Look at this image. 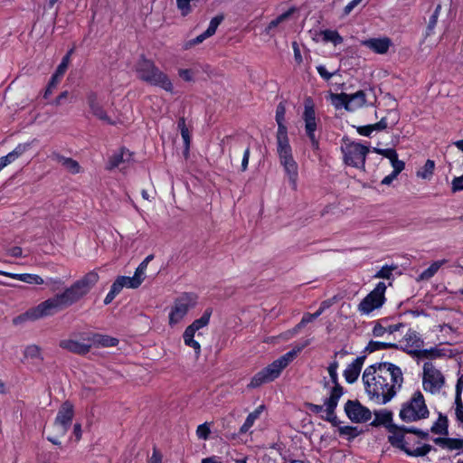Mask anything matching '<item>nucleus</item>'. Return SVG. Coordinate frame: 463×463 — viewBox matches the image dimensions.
<instances>
[{"label": "nucleus", "instance_id": "nucleus-49", "mask_svg": "<svg viewBox=\"0 0 463 463\" xmlns=\"http://www.w3.org/2000/svg\"><path fill=\"white\" fill-rule=\"evenodd\" d=\"M404 340L409 345L419 346L420 338L415 332H408L404 336Z\"/></svg>", "mask_w": 463, "mask_h": 463}, {"label": "nucleus", "instance_id": "nucleus-17", "mask_svg": "<svg viewBox=\"0 0 463 463\" xmlns=\"http://www.w3.org/2000/svg\"><path fill=\"white\" fill-rule=\"evenodd\" d=\"M87 103L90 113L93 117L109 125L115 124V122L108 115L106 109L103 108V105L101 104L96 93L91 92L87 96Z\"/></svg>", "mask_w": 463, "mask_h": 463}, {"label": "nucleus", "instance_id": "nucleus-13", "mask_svg": "<svg viewBox=\"0 0 463 463\" xmlns=\"http://www.w3.org/2000/svg\"><path fill=\"white\" fill-rule=\"evenodd\" d=\"M444 384L442 373L436 369L431 363L424 364L423 367V387L425 391L437 392Z\"/></svg>", "mask_w": 463, "mask_h": 463}, {"label": "nucleus", "instance_id": "nucleus-48", "mask_svg": "<svg viewBox=\"0 0 463 463\" xmlns=\"http://www.w3.org/2000/svg\"><path fill=\"white\" fill-rule=\"evenodd\" d=\"M315 319V316L312 314L307 313L302 317L301 321L294 327L293 333L297 334L300 329H302L307 323L312 322Z\"/></svg>", "mask_w": 463, "mask_h": 463}, {"label": "nucleus", "instance_id": "nucleus-19", "mask_svg": "<svg viewBox=\"0 0 463 463\" xmlns=\"http://www.w3.org/2000/svg\"><path fill=\"white\" fill-rule=\"evenodd\" d=\"M343 393V388L340 385L334 386L331 390L330 397L325 402L326 406V420L330 422L335 423L336 416L335 414V409L337 406L339 398Z\"/></svg>", "mask_w": 463, "mask_h": 463}, {"label": "nucleus", "instance_id": "nucleus-24", "mask_svg": "<svg viewBox=\"0 0 463 463\" xmlns=\"http://www.w3.org/2000/svg\"><path fill=\"white\" fill-rule=\"evenodd\" d=\"M30 145L29 144H19L12 152L0 158V171L6 165L14 162L19 156L25 153Z\"/></svg>", "mask_w": 463, "mask_h": 463}, {"label": "nucleus", "instance_id": "nucleus-58", "mask_svg": "<svg viewBox=\"0 0 463 463\" xmlns=\"http://www.w3.org/2000/svg\"><path fill=\"white\" fill-rule=\"evenodd\" d=\"M180 132H181L182 137L185 144V154H187L188 150H189L190 141H191L189 129L187 128L180 130Z\"/></svg>", "mask_w": 463, "mask_h": 463}, {"label": "nucleus", "instance_id": "nucleus-12", "mask_svg": "<svg viewBox=\"0 0 463 463\" xmlns=\"http://www.w3.org/2000/svg\"><path fill=\"white\" fill-rule=\"evenodd\" d=\"M211 314V310L207 309L199 319L194 320L184 332L183 338L184 344L194 350L196 356L200 354L201 345L194 340L195 332L208 325Z\"/></svg>", "mask_w": 463, "mask_h": 463}, {"label": "nucleus", "instance_id": "nucleus-20", "mask_svg": "<svg viewBox=\"0 0 463 463\" xmlns=\"http://www.w3.org/2000/svg\"><path fill=\"white\" fill-rule=\"evenodd\" d=\"M68 430V426L54 420V422L48 428L47 439L54 445H60L61 439L66 435Z\"/></svg>", "mask_w": 463, "mask_h": 463}, {"label": "nucleus", "instance_id": "nucleus-46", "mask_svg": "<svg viewBox=\"0 0 463 463\" xmlns=\"http://www.w3.org/2000/svg\"><path fill=\"white\" fill-rule=\"evenodd\" d=\"M431 449L430 445H424L423 447L417 448L414 450H410L408 449H405V452L410 456H425L427 453H429Z\"/></svg>", "mask_w": 463, "mask_h": 463}, {"label": "nucleus", "instance_id": "nucleus-23", "mask_svg": "<svg viewBox=\"0 0 463 463\" xmlns=\"http://www.w3.org/2000/svg\"><path fill=\"white\" fill-rule=\"evenodd\" d=\"M73 416H74L73 405L70 402L66 401L61 405V407L58 411L57 416L55 418V420L59 421L70 428L72 419H73Z\"/></svg>", "mask_w": 463, "mask_h": 463}, {"label": "nucleus", "instance_id": "nucleus-44", "mask_svg": "<svg viewBox=\"0 0 463 463\" xmlns=\"http://www.w3.org/2000/svg\"><path fill=\"white\" fill-rule=\"evenodd\" d=\"M447 419L440 416L437 422L431 427V431L436 434H447Z\"/></svg>", "mask_w": 463, "mask_h": 463}, {"label": "nucleus", "instance_id": "nucleus-56", "mask_svg": "<svg viewBox=\"0 0 463 463\" xmlns=\"http://www.w3.org/2000/svg\"><path fill=\"white\" fill-rule=\"evenodd\" d=\"M154 259V255H148L137 267V270L139 274L145 276L148 263Z\"/></svg>", "mask_w": 463, "mask_h": 463}, {"label": "nucleus", "instance_id": "nucleus-64", "mask_svg": "<svg viewBox=\"0 0 463 463\" xmlns=\"http://www.w3.org/2000/svg\"><path fill=\"white\" fill-rule=\"evenodd\" d=\"M339 430H340L341 434L349 435L352 437L356 436V430H355V428H353V427H343V428H340Z\"/></svg>", "mask_w": 463, "mask_h": 463}, {"label": "nucleus", "instance_id": "nucleus-61", "mask_svg": "<svg viewBox=\"0 0 463 463\" xmlns=\"http://www.w3.org/2000/svg\"><path fill=\"white\" fill-rule=\"evenodd\" d=\"M392 275V269L388 267H383L382 269L376 274L375 277L383 278V279H390Z\"/></svg>", "mask_w": 463, "mask_h": 463}, {"label": "nucleus", "instance_id": "nucleus-29", "mask_svg": "<svg viewBox=\"0 0 463 463\" xmlns=\"http://www.w3.org/2000/svg\"><path fill=\"white\" fill-rule=\"evenodd\" d=\"M0 275L16 279L18 280H21L25 283L29 284H36V285H42L43 284V279L39 276L35 274H14L9 272H5L0 270Z\"/></svg>", "mask_w": 463, "mask_h": 463}, {"label": "nucleus", "instance_id": "nucleus-14", "mask_svg": "<svg viewBox=\"0 0 463 463\" xmlns=\"http://www.w3.org/2000/svg\"><path fill=\"white\" fill-rule=\"evenodd\" d=\"M385 289V284L380 282L359 304V310L364 314H369L373 309L380 307L383 303Z\"/></svg>", "mask_w": 463, "mask_h": 463}, {"label": "nucleus", "instance_id": "nucleus-18", "mask_svg": "<svg viewBox=\"0 0 463 463\" xmlns=\"http://www.w3.org/2000/svg\"><path fill=\"white\" fill-rule=\"evenodd\" d=\"M390 432L392 433L389 436V441L392 443V445L400 448L401 449L404 450L406 449L405 445L403 443L404 434L407 432L414 433L420 437H426L427 433H424L421 430H415V429H405V428H399L397 426H391Z\"/></svg>", "mask_w": 463, "mask_h": 463}, {"label": "nucleus", "instance_id": "nucleus-4", "mask_svg": "<svg viewBox=\"0 0 463 463\" xmlns=\"http://www.w3.org/2000/svg\"><path fill=\"white\" fill-rule=\"evenodd\" d=\"M363 381L370 398L379 404L386 403L394 396L383 382L382 376L378 374L376 365H372L365 369L363 374Z\"/></svg>", "mask_w": 463, "mask_h": 463}, {"label": "nucleus", "instance_id": "nucleus-25", "mask_svg": "<svg viewBox=\"0 0 463 463\" xmlns=\"http://www.w3.org/2000/svg\"><path fill=\"white\" fill-rule=\"evenodd\" d=\"M131 159V154L129 151L122 149L119 153L112 156L109 161L108 169L112 170L114 168L123 169L126 167L125 164Z\"/></svg>", "mask_w": 463, "mask_h": 463}, {"label": "nucleus", "instance_id": "nucleus-22", "mask_svg": "<svg viewBox=\"0 0 463 463\" xmlns=\"http://www.w3.org/2000/svg\"><path fill=\"white\" fill-rule=\"evenodd\" d=\"M373 151L388 158L395 174H400L404 169L405 163L398 159V154L395 149H381L374 147Z\"/></svg>", "mask_w": 463, "mask_h": 463}, {"label": "nucleus", "instance_id": "nucleus-11", "mask_svg": "<svg viewBox=\"0 0 463 463\" xmlns=\"http://www.w3.org/2000/svg\"><path fill=\"white\" fill-rule=\"evenodd\" d=\"M342 152L344 154V161L346 165L364 168L366 154L369 152V148L358 143H347L342 146Z\"/></svg>", "mask_w": 463, "mask_h": 463}, {"label": "nucleus", "instance_id": "nucleus-7", "mask_svg": "<svg viewBox=\"0 0 463 463\" xmlns=\"http://www.w3.org/2000/svg\"><path fill=\"white\" fill-rule=\"evenodd\" d=\"M429 411L425 404L423 395L417 392L411 401L404 404L401 410L400 417L405 421H415L428 416Z\"/></svg>", "mask_w": 463, "mask_h": 463}, {"label": "nucleus", "instance_id": "nucleus-57", "mask_svg": "<svg viewBox=\"0 0 463 463\" xmlns=\"http://www.w3.org/2000/svg\"><path fill=\"white\" fill-rule=\"evenodd\" d=\"M7 255L14 258L22 257L23 249L19 246H14L6 250Z\"/></svg>", "mask_w": 463, "mask_h": 463}, {"label": "nucleus", "instance_id": "nucleus-54", "mask_svg": "<svg viewBox=\"0 0 463 463\" xmlns=\"http://www.w3.org/2000/svg\"><path fill=\"white\" fill-rule=\"evenodd\" d=\"M372 131H381L385 129L388 127V122L386 118H382L381 120L375 124L369 125Z\"/></svg>", "mask_w": 463, "mask_h": 463}, {"label": "nucleus", "instance_id": "nucleus-52", "mask_svg": "<svg viewBox=\"0 0 463 463\" xmlns=\"http://www.w3.org/2000/svg\"><path fill=\"white\" fill-rule=\"evenodd\" d=\"M456 415L458 420L463 423V402L461 397H456Z\"/></svg>", "mask_w": 463, "mask_h": 463}, {"label": "nucleus", "instance_id": "nucleus-32", "mask_svg": "<svg viewBox=\"0 0 463 463\" xmlns=\"http://www.w3.org/2000/svg\"><path fill=\"white\" fill-rule=\"evenodd\" d=\"M91 337V345H98L103 347H113L118 344V340L117 338L104 335H90Z\"/></svg>", "mask_w": 463, "mask_h": 463}, {"label": "nucleus", "instance_id": "nucleus-51", "mask_svg": "<svg viewBox=\"0 0 463 463\" xmlns=\"http://www.w3.org/2000/svg\"><path fill=\"white\" fill-rule=\"evenodd\" d=\"M179 77L185 81H193L194 72L191 69H180L178 71Z\"/></svg>", "mask_w": 463, "mask_h": 463}, {"label": "nucleus", "instance_id": "nucleus-31", "mask_svg": "<svg viewBox=\"0 0 463 463\" xmlns=\"http://www.w3.org/2000/svg\"><path fill=\"white\" fill-rule=\"evenodd\" d=\"M118 279L122 283L123 287L129 288H137L144 281L145 276L139 274L138 271L136 269V272L133 277L120 276L118 277Z\"/></svg>", "mask_w": 463, "mask_h": 463}, {"label": "nucleus", "instance_id": "nucleus-53", "mask_svg": "<svg viewBox=\"0 0 463 463\" xmlns=\"http://www.w3.org/2000/svg\"><path fill=\"white\" fill-rule=\"evenodd\" d=\"M337 367H338V364L336 362L332 363L328 367V373H329L331 380L334 383L335 386L339 385L337 383V373H336Z\"/></svg>", "mask_w": 463, "mask_h": 463}, {"label": "nucleus", "instance_id": "nucleus-43", "mask_svg": "<svg viewBox=\"0 0 463 463\" xmlns=\"http://www.w3.org/2000/svg\"><path fill=\"white\" fill-rule=\"evenodd\" d=\"M374 425L379 424H385L391 421L392 420V413L388 411H374Z\"/></svg>", "mask_w": 463, "mask_h": 463}, {"label": "nucleus", "instance_id": "nucleus-36", "mask_svg": "<svg viewBox=\"0 0 463 463\" xmlns=\"http://www.w3.org/2000/svg\"><path fill=\"white\" fill-rule=\"evenodd\" d=\"M434 170L435 162L428 159L425 165L417 171L416 175L423 180H430L434 174Z\"/></svg>", "mask_w": 463, "mask_h": 463}, {"label": "nucleus", "instance_id": "nucleus-28", "mask_svg": "<svg viewBox=\"0 0 463 463\" xmlns=\"http://www.w3.org/2000/svg\"><path fill=\"white\" fill-rule=\"evenodd\" d=\"M364 44L373 52L383 54L388 52L389 47L391 46V40L389 38L370 39L365 41Z\"/></svg>", "mask_w": 463, "mask_h": 463}, {"label": "nucleus", "instance_id": "nucleus-27", "mask_svg": "<svg viewBox=\"0 0 463 463\" xmlns=\"http://www.w3.org/2000/svg\"><path fill=\"white\" fill-rule=\"evenodd\" d=\"M364 362V357H358L353 362L345 371V377L348 383H354L357 380L362 366Z\"/></svg>", "mask_w": 463, "mask_h": 463}, {"label": "nucleus", "instance_id": "nucleus-3", "mask_svg": "<svg viewBox=\"0 0 463 463\" xmlns=\"http://www.w3.org/2000/svg\"><path fill=\"white\" fill-rule=\"evenodd\" d=\"M308 345L309 341L307 340L304 345L297 346L293 351L285 354L272 364L263 368L252 377L248 387L257 388L264 383L273 382L280 375L282 370L296 357L297 354Z\"/></svg>", "mask_w": 463, "mask_h": 463}, {"label": "nucleus", "instance_id": "nucleus-38", "mask_svg": "<svg viewBox=\"0 0 463 463\" xmlns=\"http://www.w3.org/2000/svg\"><path fill=\"white\" fill-rule=\"evenodd\" d=\"M59 163L71 174H78L81 171L80 164L72 158L60 156Z\"/></svg>", "mask_w": 463, "mask_h": 463}, {"label": "nucleus", "instance_id": "nucleus-40", "mask_svg": "<svg viewBox=\"0 0 463 463\" xmlns=\"http://www.w3.org/2000/svg\"><path fill=\"white\" fill-rule=\"evenodd\" d=\"M36 317L33 307L29 308L26 312L13 318L12 323L14 326H21L27 321H36Z\"/></svg>", "mask_w": 463, "mask_h": 463}, {"label": "nucleus", "instance_id": "nucleus-1", "mask_svg": "<svg viewBox=\"0 0 463 463\" xmlns=\"http://www.w3.org/2000/svg\"><path fill=\"white\" fill-rule=\"evenodd\" d=\"M99 276L96 270H91L76 280L62 293L41 302L33 307L36 319L52 316L60 310L68 307L84 298L99 281Z\"/></svg>", "mask_w": 463, "mask_h": 463}, {"label": "nucleus", "instance_id": "nucleus-9", "mask_svg": "<svg viewBox=\"0 0 463 463\" xmlns=\"http://www.w3.org/2000/svg\"><path fill=\"white\" fill-rule=\"evenodd\" d=\"M378 374L382 376L383 382L395 395L396 392L402 387L403 383V374L400 367L391 363H383L376 365Z\"/></svg>", "mask_w": 463, "mask_h": 463}, {"label": "nucleus", "instance_id": "nucleus-33", "mask_svg": "<svg viewBox=\"0 0 463 463\" xmlns=\"http://www.w3.org/2000/svg\"><path fill=\"white\" fill-rule=\"evenodd\" d=\"M330 99L332 103L335 108H340L344 106L346 110H353L351 101L349 99V95L346 93L335 94L330 93Z\"/></svg>", "mask_w": 463, "mask_h": 463}, {"label": "nucleus", "instance_id": "nucleus-6", "mask_svg": "<svg viewBox=\"0 0 463 463\" xmlns=\"http://www.w3.org/2000/svg\"><path fill=\"white\" fill-rule=\"evenodd\" d=\"M277 152L279 154V162L284 167V170L289 179V182L293 187H297V179L298 175V164L292 156L291 146L288 142V138L277 140Z\"/></svg>", "mask_w": 463, "mask_h": 463}, {"label": "nucleus", "instance_id": "nucleus-60", "mask_svg": "<svg viewBox=\"0 0 463 463\" xmlns=\"http://www.w3.org/2000/svg\"><path fill=\"white\" fill-rule=\"evenodd\" d=\"M123 288L124 287H123L122 283L120 282L119 279L118 278L115 280V282L112 284L111 288H110V292L112 294H114L115 296H117L121 291V289Z\"/></svg>", "mask_w": 463, "mask_h": 463}, {"label": "nucleus", "instance_id": "nucleus-34", "mask_svg": "<svg viewBox=\"0 0 463 463\" xmlns=\"http://www.w3.org/2000/svg\"><path fill=\"white\" fill-rule=\"evenodd\" d=\"M24 358L25 360H32V361H38V362L43 361L41 347L37 345H30L26 346L24 351Z\"/></svg>", "mask_w": 463, "mask_h": 463}, {"label": "nucleus", "instance_id": "nucleus-16", "mask_svg": "<svg viewBox=\"0 0 463 463\" xmlns=\"http://www.w3.org/2000/svg\"><path fill=\"white\" fill-rule=\"evenodd\" d=\"M345 411L348 418L354 422L367 421L371 419V411L363 406L358 401H348L345 403Z\"/></svg>", "mask_w": 463, "mask_h": 463}, {"label": "nucleus", "instance_id": "nucleus-35", "mask_svg": "<svg viewBox=\"0 0 463 463\" xmlns=\"http://www.w3.org/2000/svg\"><path fill=\"white\" fill-rule=\"evenodd\" d=\"M265 409L264 405L259 406L253 412L250 413L244 422V424L241 427L240 432L246 433L250 427L254 424L255 420L260 418V414L263 412Z\"/></svg>", "mask_w": 463, "mask_h": 463}, {"label": "nucleus", "instance_id": "nucleus-2", "mask_svg": "<svg viewBox=\"0 0 463 463\" xmlns=\"http://www.w3.org/2000/svg\"><path fill=\"white\" fill-rule=\"evenodd\" d=\"M99 276L96 270H91L76 280L62 293L41 302L33 307L36 319L52 316L60 310L68 307L84 298L99 281Z\"/></svg>", "mask_w": 463, "mask_h": 463}, {"label": "nucleus", "instance_id": "nucleus-55", "mask_svg": "<svg viewBox=\"0 0 463 463\" xmlns=\"http://www.w3.org/2000/svg\"><path fill=\"white\" fill-rule=\"evenodd\" d=\"M196 433L199 438L206 439L210 434V429L206 424H202L197 428Z\"/></svg>", "mask_w": 463, "mask_h": 463}, {"label": "nucleus", "instance_id": "nucleus-37", "mask_svg": "<svg viewBox=\"0 0 463 463\" xmlns=\"http://www.w3.org/2000/svg\"><path fill=\"white\" fill-rule=\"evenodd\" d=\"M434 442L449 449H463V439L438 438Z\"/></svg>", "mask_w": 463, "mask_h": 463}, {"label": "nucleus", "instance_id": "nucleus-30", "mask_svg": "<svg viewBox=\"0 0 463 463\" xmlns=\"http://www.w3.org/2000/svg\"><path fill=\"white\" fill-rule=\"evenodd\" d=\"M445 263H447V260L434 261L428 269L419 275L416 280L418 282L430 280Z\"/></svg>", "mask_w": 463, "mask_h": 463}, {"label": "nucleus", "instance_id": "nucleus-63", "mask_svg": "<svg viewBox=\"0 0 463 463\" xmlns=\"http://www.w3.org/2000/svg\"><path fill=\"white\" fill-rule=\"evenodd\" d=\"M363 0H353L350 2L344 9V13L345 15L349 14L351 11L357 6Z\"/></svg>", "mask_w": 463, "mask_h": 463}, {"label": "nucleus", "instance_id": "nucleus-5", "mask_svg": "<svg viewBox=\"0 0 463 463\" xmlns=\"http://www.w3.org/2000/svg\"><path fill=\"white\" fill-rule=\"evenodd\" d=\"M137 72L138 78L146 83L160 87L167 92L174 91V85L170 78L160 71L152 61L141 60L137 64Z\"/></svg>", "mask_w": 463, "mask_h": 463}, {"label": "nucleus", "instance_id": "nucleus-21", "mask_svg": "<svg viewBox=\"0 0 463 463\" xmlns=\"http://www.w3.org/2000/svg\"><path fill=\"white\" fill-rule=\"evenodd\" d=\"M223 18H224L223 15H217V16L213 17L211 20L209 27L207 28V30L203 33L198 35L195 39L188 42L185 44V47L189 48V47H191L193 45L199 44V43H203L206 38L211 37L212 35H213L215 33V32H216L217 27L222 23Z\"/></svg>", "mask_w": 463, "mask_h": 463}, {"label": "nucleus", "instance_id": "nucleus-15", "mask_svg": "<svg viewBox=\"0 0 463 463\" xmlns=\"http://www.w3.org/2000/svg\"><path fill=\"white\" fill-rule=\"evenodd\" d=\"M305 121V128L312 146L315 149L318 148V142L315 137V130L317 128L316 113L314 109V103L311 98L305 100V111L303 114Z\"/></svg>", "mask_w": 463, "mask_h": 463}, {"label": "nucleus", "instance_id": "nucleus-62", "mask_svg": "<svg viewBox=\"0 0 463 463\" xmlns=\"http://www.w3.org/2000/svg\"><path fill=\"white\" fill-rule=\"evenodd\" d=\"M317 70L319 75L325 80H328L333 76V73L328 72L324 66H318Z\"/></svg>", "mask_w": 463, "mask_h": 463}, {"label": "nucleus", "instance_id": "nucleus-8", "mask_svg": "<svg viewBox=\"0 0 463 463\" xmlns=\"http://www.w3.org/2000/svg\"><path fill=\"white\" fill-rule=\"evenodd\" d=\"M197 302V297L192 293H184L177 298L169 313V326H175L179 324L186 316L188 311L194 307Z\"/></svg>", "mask_w": 463, "mask_h": 463}, {"label": "nucleus", "instance_id": "nucleus-47", "mask_svg": "<svg viewBox=\"0 0 463 463\" xmlns=\"http://www.w3.org/2000/svg\"><path fill=\"white\" fill-rule=\"evenodd\" d=\"M324 39L333 42L335 44H338L343 42V38L335 31L324 32Z\"/></svg>", "mask_w": 463, "mask_h": 463}, {"label": "nucleus", "instance_id": "nucleus-26", "mask_svg": "<svg viewBox=\"0 0 463 463\" xmlns=\"http://www.w3.org/2000/svg\"><path fill=\"white\" fill-rule=\"evenodd\" d=\"M286 109L279 103L276 109V121L278 123L277 140L288 138L287 127L284 125Z\"/></svg>", "mask_w": 463, "mask_h": 463}, {"label": "nucleus", "instance_id": "nucleus-59", "mask_svg": "<svg viewBox=\"0 0 463 463\" xmlns=\"http://www.w3.org/2000/svg\"><path fill=\"white\" fill-rule=\"evenodd\" d=\"M292 47H293V51H294V58H295L296 62L298 64L302 63L303 59H302V55L300 53L298 44L296 42H294L292 43Z\"/></svg>", "mask_w": 463, "mask_h": 463}, {"label": "nucleus", "instance_id": "nucleus-41", "mask_svg": "<svg viewBox=\"0 0 463 463\" xmlns=\"http://www.w3.org/2000/svg\"><path fill=\"white\" fill-rule=\"evenodd\" d=\"M349 99L351 101L353 110H354L365 104V93L363 90H359L354 94L349 95Z\"/></svg>", "mask_w": 463, "mask_h": 463}, {"label": "nucleus", "instance_id": "nucleus-42", "mask_svg": "<svg viewBox=\"0 0 463 463\" xmlns=\"http://www.w3.org/2000/svg\"><path fill=\"white\" fill-rule=\"evenodd\" d=\"M394 347H397V345L390 342L370 341L368 345L366 346V351L369 353H373L376 350Z\"/></svg>", "mask_w": 463, "mask_h": 463}, {"label": "nucleus", "instance_id": "nucleus-50", "mask_svg": "<svg viewBox=\"0 0 463 463\" xmlns=\"http://www.w3.org/2000/svg\"><path fill=\"white\" fill-rule=\"evenodd\" d=\"M387 335V327L383 324V321L377 322L373 329V335L375 337H381Z\"/></svg>", "mask_w": 463, "mask_h": 463}, {"label": "nucleus", "instance_id": "nucleus-10", "mask_svg": "<svg viewBox=\"0 0 463 463\" xmlns=\"http://www.w3.org/2000/svg\"><path fill=\"white\" fill-rule=\"evenodd\" d=\"M59 346L68 352L79 355L87 354L91 349L90 335L73 334L60 341Z\"/></svg>", "mask_w": 463, "mask_h": 463}, {"label": "nucleus", "instance_id": "nucleus-45", "mask_svg": "<svg viewBox=\"0 0 463 463\" xmlns=\"http://www.w3.org/2000/svg\"><path fill=\"white\" fill-rule=\"evenodd\" d=\"M442 355L441 350L438 348L424 349L419 352L420 358L434 359Z\"/></svg>", "mask_w": 463, "mask_h": 463}, {"label": "nucleus", "instance_id": "nucleus-39", "mask_svg": "<svg viewBox=\"0 0 463 463\" xmlns=\"http://www.w3.org/2000/svg\"><path fill=\"white\" fill-rule=\"evenodd\" d=\"M295 12L296 8L292 7L284 14L279 15L276 19L272 20L267 27V33H269L271 30L287 21Z\"/></svg>", "mask_w": 463, "mask_h": 463}]
</instances>
